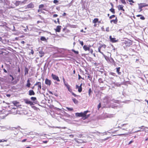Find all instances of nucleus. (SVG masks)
Here are the masks:
<instances>
[{
    "label": "nucleus",
    "instance_id": "nucleus-40",
    "mask_svg": "<svg viewBox=\"0 0 148 148\" xmlns=\"http://www.w3.org/2000/svg\"><path fill=\"white\" fill-rule=\"evenodd\" d=\"M121 3L125 5L126 4V3L125 0H120Z\"/></svg>",
    "mask_w": 148,
    "mask_h": 148
},
{
    "label": "nucleus",
    "instance_id": "nucleus-45",
    "mask_svg": "<svg viewBox=\"0 0 148 148\" xmlns=\"http://www.w3.org/2000/svg\"><path fill=\"white\" fill-rule=\"evenodd\" d=\"M59 2V1L57 0H54L53 2L54 3L56 4Z\"/></svg>",
    "mask_w": 148,
    "mask_h": 148
},
{
    "label": "nucleus",
    "instance_id": "nucleus-29",
    "mask_svg": "<svg viewBox=\"0 0 148 148\" xmlns=\"http://www.w3.org/2000/svg\"><path fill=\"white\" fill-rule=\"evenodd\" d=\"M110 11L113 14L115 13V10L113 8H112L110 9Z\"/></svg>",
    "mask_w": 148,
    "mask_h": 148
},
{
    "label": "nucleus",
    "instance_id": "nucleus-8",
    "mask_svg": "<svg viewBox=\"0 0 148 148\" xmlns=\"http://www.w3.org/2000/svg\"><path fill=\"white\" fill-rule=\"evenodd\" d=\"M61 26L60 25L57 26L56 29H55V30L56 32H60L61 29Z\"/></svg>",
    "mask_w": 148,
    "mask_h": 148
},
{
    "label": "nucleus",
    "instance_id": "nucleus-20",
    "mask_svg": "<svg viewBox=\"0 0 148 148\" xmlns=\"http://www.w3.org/2000/svg\"><path fill=\"white\" fill-rule=\"evenodd\" d=\"M12 103L15 106L17 107L18 106V104L19 103L16 101H14L12 102Z\"/></svg>",
    "mask_w": 148,
    "mask_h": 148
},
{
    "label": "nucleus",
    "instance_id": "nucleus-9",
    "mask_svg": "<svg viewBox=\"0 0 148 148\" xmlns=\"http://www.w3.org/2000/svg\"><path fill=\"white\" fill-rule=\"evenodd\" d=\"M75 116L77 117H84L83 115V112L81 113H75Z\"/></svg>",
    "mask_w": 148,
    "mask_h": 148
},
{
    "label": "nucleus",
    "instance_id": "nucleus-56",
    "mask_svg": "<svg viewBox=\"0 0 148 148\" xmlns=\"http://www.w3.org/2000/svg\"><path fill=\"white\" fill-rule=\"evenodd\" d=\"M12 31H16V30L15 29V27L14 26H13V29H12Z\"/></svg>",
    "mask_w": 148,
    "mask_h": 148
},
{
    "label": "nucleus",
    "instance_id": "nucleus-22",
    "mask_svg": "<svg viewBox=\"0 0 148 148\" xmlns=\"http://www.w3.org/2000/svg\"><path fill=\"white\" fill-rule=\"evenodd\" d=\"M29 82L30 81L29 79L27 81V83L26 86L28 88H29L31 85V83H30Z\"/></svg>",
    "mask_w": 148,
    "mask_h": 148
},
{
    "label": "nucleus",
    "instance_id": "nucleus-52",
    "mask_svg": "<svg viewBox=\"0 0 148 148\" xmlns=\"http://www.w3.org/2000/svg\"><path fill=\"white\" fill-rule=\"evenodd\" d=\"M40 82H37L35 84H34V86H36L37 85H39V84L40 83Z\"/></svg>",
    "mask_w": 148,
    "mask_h": 148
},
{
    "label": "nucleus",
    "instance_id": "nucleus-1",
    "mask_svg": "<svg viewBox=\"0 0 148 148\" xmlns=\"http://www.w3.org/2000/svg\"><path fill=\"white\" fill-rule=\"evenodd\" d=\"M139 6V9H140L139 12H140L142 10V8L144 7L147 6H148L145 3H140L138 4Z\"/></svg>",
    "mask_w": 148,
    "mask_h": 148
},
{
    "label": "nucleus",
    "instance_id": "nucleus-17",
    "mask_svg": "<svg viewBox=\"0 0 148 148\" xmlns=\"http://www.w3.org/2000/svg\"><path fill=\"white\" fill-rule=\"evenodd\" d=\"M83 48L86 51H89L90 49L89 47H87V46L86 45H85L83 46Z\"/></svg>",
    "mask_w": 148,
    "mask_h": 148
},
{
    "label": "nucleus",
    "instance_id": "nucleus-5",
    "mask_svg": "<svg viewBox=\"0 0 148 148\" xmlns=\"http://www.w3.org/2000/svg\"><path fill=\"white\" fill-rule=\"evenodd\" d=\"M45 83L46 85L50 86L51 84V81L50 80L46 78L45 79Z\"/></svg>",
    "mask_w": 148,
    "mask_h": 148
},
{
    "label": "nucleus",
    "instance_id": "nucleus-14",
    "mask_svg": "<svg viewBox=\"0 0 148 148\" xmlns=\"http://www.w3.org/2000/svg\"><path fill=\"white\" fill-rule=\"evenodd\" d=\"M118 22V19L116 17L115 20H112L110 21V22L111 23L112 22H113L115 24H117Z\"/></svg>",
    "mask_w": 148,
    "mask_h": 148
},
{
    "label": "nucleus",
    "instance_id": "nucleus-13",
    "mask_svg": "<svg viewBox=\"0 0 148 148\" xmlns=\"http://www.w3.org/2000/svg\"><path fill=\"white\" fill-rule=\"evenodd\" d=\"M119 10H122L124 11L125 10L123 9V5H119L118 6Z\"/></svg>",
    "mask_w": 148,
    "mask_h": 148
},
{
    "label": "nucleus",
    "instance_id": "nucleus-62",
    "mask_svg": "<svg viewBox=\"0 0 148 148\" xmlns=\"http://www.w3.org/2000/svg\"><path fill=\"white\" fill-rule=\"evenodd\" d=\"M3 70L4 72L5 73H8L7 71L5 69H3Z\"/></svg>",
    "mask_w": 148,
    "mask_h": 148
},
{
    "label": "nucleus",
    "instance_id": "nucleus-32",
    "mask_svg": "<svg viewBox=\"0 0 148 148\" xmlns=\"http://www.w3.org/2000/svg\"><path fill=\"white\" fill-rule=\"evenodd\" d=\"M66 108L69 111H73V109L72 108H70L68 107H66Z\"/></svg>",
    "mask_w": 148,
    "mask_h": 148
},
{
    "label": "nucleus",
    "instance_id": "nucleus-25",
    "mask_svg": "<svg viewBox=\"0 0 148 148\" xmlns=\"http://www.w3.org/2000/svg\"><path fill=\"white\" fill-rule=\"evenodd\" d=\"M29 70L27 67H25V75H26L28 73Z\"/></svg>",
    "mask_w": 148,
    "mask_h": 148
},
{
    "label": "nucleus",
    "instance_id": "nucleus-30",
    "mask_svg": "<svg viewBox=\"0 0 148 148\" xmlns=\"http://www.w3.org/2000/svg\"><path fill=\"white\" fill-rule=\"evenodd\" d=\"M21 3V1H16L14 4L16 5V6H17L18 5Z\"/></svg>",
    "mask_w": 148,
    "mask_h": 148
},
{
    "label": "nucleus",
    "instance_id": "nucleus-41",
    "mask_svg": "<svg viewBox=\"0 0 148 148\" xmlns=\"http://www.w3.org/2000/svg\"><path fill=\"white\" fill-rule=\"evenodd\" d=\"M110 74L114 76H116V74L113 72H110Z\"/></svg>",
    "mask_w": 148,
    "mask_h": 148
},
{
    "label": "nucleus",
    "instance_id": "nucleus-21",
    "mask_svg": "<svg viewBox=\"0 0 148 148\" xmlns=\"http://www.w3.org/2000/svg\"><path fill=\"white\" fill-rule=\"evenodd\" d=\"M74 140L76 142H77V143H84V142L82 140H79L81 141V142H79V141H78L77 140V139L76 138H75L74 139Z\"/></svg>",
    "mask_w": 148,
    "mask_h": 148
},
{
    "label": "nucleus",
    "instance_id": "nucleus-49",
    "mask_svg": "<svg viewBox=\"0 0 148 148\" xmlns=\"http://www.w3.org/2000/svg\"><path fill=\"white\" fill-rule=\"evenodd\" d=\"M7 141V140H5L3 139L0 140V143L2 142H6Z\"/></svg>",
    "mask_w": 148,
    "mask_h": 148
},
{
    "label": "nucleus",
    "instance_id": "nucleus-48",
    "mask_svg": "<svg viewBox=\"0 0 148 148\" xmlns=\"http://www.w3.org/2000/svg\"><path fill=\"white\" fill-rule=\"evenodd\" d=\"M140 19L142 20H144L145 19V18L144 16H143L142 15L140 16Z\"/></svg>",
    "mask_w": 148,
    "mask_h": 148
},
{
    "label": "nucleus",
    "instance_id": "nucleus-2",
    "mask_svg": "<svg viewBox=\"0 0 148 148\" xmlns=\"http://www.w3.org/2000/svg\"><path fill=\"white\" fill-rule=\"evenodd\" d=\"M51 77L54 80H56L58 82H60V80L58 77L55 75L52 74Z\"/></svg>",
    "mask_w": 148,
    "mask_h": 148
},
{
    "label": "nucleus",
    "instance_id": "nucleus-39",
    "mask_svg": "<svg viewBox=\"0 0 148 148\" xmlns=\"http://www.w3.org/2000/svg\"><path fill=\"white\" fill-rule=\"evenodd\" d=\"M111 101L113 102L116 103H118L119 102V101L117 100H115L114 99H112Z\"/></svg>",
    "mask_w": 148,
    "mask_h": 148
},
{
    "label": "nucleus",
    "instance_id": "nucleus-27",
    "mask_svg": "<svg viewBox=\"0 0 148 148\" xmlns=\"http://www.w3.org/2000/svg\"><path fill=\"white\" fill-rule=\"evenodd\" d=\"M98 21V19L97 18H95L92 21L93 23H96Z\"/></svg>",
    "mask_w": 148,
    "mask_h": 148
},
{
    "label": "nucleus",
    "instance_id": "nucleus-51",
    "mask_svg": "<svg viewBox=\"0 0 148 148\" xmlns=\"http://www.w3.org/2000/svg\"><path fill=\"white\" fill-rule=\"evenodd\" d=\"M88 78L90 80H91L92 79V77H91L90 75H88Z\"/></svg>",
    "mask_w": 148,
    "mask_h": 148
},
{
    "label": "nucleus",
    "instance_id": "nucleus-35",
    "mask_svg": "<svg viewBox=\"0 0 148 148\" xmlns=\"http://www.w3.org/2000/svg\"><path fill=\"white\" fill-rule=\"evenodd\" d=\"M71 94L72 95H73L75 97H80V96H79L76 95L73 92H72Z\"/></svg>",
    "mask_w": 148,
    "mask_h": 148
},
{
    "label": "nucleus",
    "instance_id": "nucleus-53",
    "mask_svg": "<svg viewBox=\"0 0 148 148\" xmlns=\"http://www.w3.org/2000/svg\"><path fill=\"white\" fill-rule=\"evenodd\" d=\"M88 51H90V52L91 53V54H92L93 53V50H92V49H90V48Z\"/></svg>",
    "mask_w": 148,
    "mask_h": 148
},
{
    "label": "nucleus",
    "instance_id": "nucleus-11",
    "mask_svg": "<svg viewBox=\"0 0 148 148\" xmlns=\"http://www.w3.org/2000/svg\"><path fill=\"white\" fill-rule=\"evenodd\" d=\"M109 38L110 41L113 42H115L117 41L116 40V38H112L111 36H110Z\"/></svg>",
    "mask_w": 148,
    "mask_h": 148
},
{
    "label": "nucleus",
    "instance_id": "nucleus-37",
    "mask_svg": "<svg viewBox=\"0 0 148 148\" xmlns=\"http://www.w3.org/2000/svg\"><path fill=\"white\" fill-rule=\"evenodd\" d=\"M5 0H0V4L1 5L5 1Z\"/></svg>",
    "mask_w": 148,
    "mask_h": 148
},
{
    "label": "nucleus",
    "instance_id": "nucleus-61",
    "mask_svg": "<svg viewBox=\"0 0 148 148\" xmlns=\"http://www.w3.org/2000/svg\"><path fill=\"white\" fill-rule=\"evenodd\" d=\"M42 89L44 91L46 90V88L45 87H43Z\"/></svg>",
    "mask_w": 148,
    "mask_h": 148
},
{
    "label": "nucleus",
    "instance_id": "nucleus-28",
    "mask_svg": "<svg viewBox=\"0 0 148 148\" xmlns=\"http://www.w3.org/2000/svg\"><path fill=\"white\" fill-rule=\"evenodd\" d=\"M92 93V91L91 90V88H90L88 91V94L89 96L91 95V93Z\"/></svg>",
    "mask_w": 148,
    "mask_h": 148
},
{
    "label": "nucleus",
    "instance_id": "nucleus-50",
    "mask_svg": "<svg viewBox=\"0 0 148 148\" xmlns=\"http://www.w3.org/2000/svg\"><path fill=\"white\" fill-rule=\"evenodd\" d=\"M64 84L65 86H66V88H67L68 87H69V86H70L67 83H65Z\"/></svg>",
    "mask_w": 148,
    "mask_h": 148
},
{
    "label": "nucleus",
    "instance_id": "nucleus-18",
    "mask_svg": "<svg viewBox=\"0 0 148 148\" xmlns=\"http://www.w3.org/2000/svg\"><path fill=\"white\" fill-rule=\"evenodd\" d=\"M120 67L117 68H116V72L118 73V74L119 75H121V72H120Z\"/></svg>",
    "mask_w": 148,
    "mask_h": 148
},
{
    "label": "nucleus",
    "instance_id": "nucleus-47",
    "mask_svg": "<svg viewBox=\"0 0 148 148\" xmlns=\"http://www.w3.org/2000/svg\"><path fill=\"white\" fill-rule=\"evenodd\" d=\"M101 103H100L99 105H98L97 106V108L98 110L99 109V108L101 107Z\"/></svg>",
    "mask_w": 148,
    "mask_h": 148
},
{
    "label": "nucleus",
    "instance_id": "nucleus-43",
    "mask_svg": "<svg viewBox=\"0 0 148 148\" xmlns=\"http://www.w3.org/2000/svg\"><path fill=\"white\" fill-rule=\"evenodd\" d=\"M79 43L82 46H83L84 45V43L82 41H81L79 40Z\"/></svg>",
    "mask_w": 148,
    "mask_h": 148
},
{
    "label": "nucleus",
    "instance_id": "nucleus-36",
    "mask_svg": "<svg viewBox=\"0 0 148 148\" xmlns=\"http://www.w3.org/2000/svg\"><path fill=\"white\" fill-rule=\"evenodd\" d=\"M44 7V5L43 4H41L39 5V9L42 8Z\"/></svg>",
    "mask_w": 148,
    "mask_h": 148
},
{
    "label": "nucleus",
    "instance_id": "nucleus-12",
    "mask_svg": "<svg viewBox=\"0 0 148 148\" xmlns=\"http://www.w3.org/2000/svg\"><path fill=\"white\" fill-rule=\"evenodd\" d=\"M35 94V93L32 90H30L29 91V95H34Z\"/></svg>",
    "mask_w": 148,
    "mask_h": 148
},
{
    "label": "nucleus",
    "instance_id": "nucleus-19",
    "mask_svg": "<svg viewBox=\"0 0 148 148\" xmlns=\"http://www.w3.org/2000/svg\"><path fill=\"white\" fill-rule=\"evenodd\" d=\"M72 99L73 101L75 104H77L78 103V101L75 98L72 97Z\"/></svg>",
    "mask_w": 148,
    "mask_h": 148
},
{
    "label": "nucleus",
    "instance_id": "nucleus-59",
    "mask_svg": "<svg viewBox=\"0 0 148 148\" xmlns=\"http://www.w3.org/2000/svg\"><path fill=\"white\" fill-rule=\"evenodd\" d=\"M106 31L107 32H108L109 31V28L108 27L106 28Z\"/></svg>",
    "mask_w": 148,
    "mask_h": 148
},
{
    "label": "nucleus",
    "instance_id": "nucleus-6",
    "mask_svg": "<svg viewBox=\"0 0 148 148\" xmlns=\"http://www.w3.org/2000/svg\"><path fill=\"white\" fill-rule=\"evenodd\" d=\"M34 4L31 3L27 5L26 7L28 8H32L34 7Z\"/></svg>",
    "mask_w": 148,
    "mask_h": 148
},
{
    "label": "nucleus",
    "instance_id": "nucleus-31",
    "mask_svg": "<svg viewBox=\"0 0 148 148\" xmlns=\"http://www.w3.org/2000/svg\"><path fill=\"white\" fill-rule=\"evenodd\" d=\"M67 88L68 89V91L71 93L73 92L72 89L71 88L70 86Z\"/></svg>",
    "mask_w": 148,
    "mask_h": 148
},
{
    "label": "nucleus",
    "instance_id": "nucleus-44",
    "mask_svg": "<svg viewBox=\"0 0 148 148\" xmlns=\"http://www.w3.org/2000/svg\"><path fill=\"white\" fill-rule=\"evenodd\" d=\"M115 17V15H111L109 17V18H110V19H112V18H114Z\"/></svg>",
    "mask_w": 148,
    "mask_h": 148
},
{
    "label": "nucleus",
    "instance_id": "nucleus-16",
    "mask_svg": "<svg viewBox=\"0 0 148 148\" xmlns=\"http://www.w3.org/2000/svg\"><path fill=\"white\" fill-rule=\"evenodd\" d=\"M76 88L78 89V91L79 92H82V87H79V86L77 85H76Z\"/></svg>",
    "mask_w": 148,
    "mask_h": 148
},
{
    "label": "nucleus",
    "instance_id": "nucleus-57",
    "mask_svg": "<svg viewBox=\"0 0 148 148\" xmlns=\"http://www.w3.org/2000/svg\"><path fill=\"white\" fill-rule=\"evenodd\" d=\"M82 134H79L78 135L77 137H78V138H80L82 137Z\"/></svg>",
    "mask_w": 148,
    "mask_h": 148
},
{
    "label": "nucleus",
    "instance_id": "nucleus-3",
    "mask_svg": "<svg viewBox=\"0 0 148 148\" xmlns=\"http://www.w3.org/2000/svg\"><path fill=\"white\" fill-rule=\"evenodd\" d=\"M24 101L26 103L29 104L31 106L34 104L33 102L27 99H25L24 100Z\"/></svg>",
    "mask_w": 148,
    "mask_h": 148
},
{
    "label": "nucleus",
    "instance_id": "nucleus-42",
    "mask_svg": "<svg viewBox=\"0 0 148 148\" xmlns=\"http://www.w3.org/2000/svg\"><path fill=\"white\" fill-rule=\"evenodd\" d=\"M41 83H40V84L38 85V90L39 89H40L41 88Z\"/></svg>",
    "mask_w": 148,
    "mask_h": 148
},
{
    "label": "nucleus",
    "instance_id": "nucleus-60",
    "mask_svg": "<svg viewBox=\"0 0 148 148\" xmlns=\"http://www.w3.org/2000/svg\"><path fill=\"white\" fill-rule=\"evenodd\" d=\"M38 12H42V10L41 9H40H40H39V10H38Z\"/></svg>",
    "mask_w": 148,
    "mask_h": 148
},
{
    "label": "nucleus",
    "instance_id": "nucleus-24",
    "mask_svg": "<svg viewBox=\"0 0 148 148\" xmlns=\"http://www.w3.org/2000/svg\"><path fill=\"white\" fill-rule=\"evenodd\" d=\"M139 128H140L141 129H142V131H143L145 130V128L148 129V127H145L144 126H142L139 127Z\"/></svg>",
    "mask_w": 148,
    "mask_h": 148
},
{
    "label": "nucleus",
    "instance_id": "nucleus-10",
    "mask_svg": "<svg viewBox=\"0 0 148 148\" xmlns=\"http://www.w3.org/2000/svg\"><path fill=\"white\" fill-rule=\"evenodd\" d=\"M31 99L33 101V102L35 103H37L38 102L36 98L34 97H32L31 98Z\"/></svg>",
    "mask_w": 148,
    "mask_h": 148
},
{
    "label": "nucleus",
    "instance_id": "nucleus-55",
    "mask_svg": "<svg viewBox=\"0 0 148 148\" xmlns=\"http://www.w3.org/2000/svg\"><path fill=\"white\" fill-rule=\"evenodd\" d=\"M100 47H101V48L102 47H103L104 49H105L106 47V45H102V46H101Z\"/></svg>",
    "mask_w": 148,
    "mask_h": 148
},
{
    "label": "nucleus",
    "instance_id": "nucleus-23",
    "mask_svg": "<svg viewBox=\"0 0 148 148\" xmlns=\"http://www.w3.org/2000/svg\"><path fill=\"white\" fill-rule=\"evenodd\" d=\"M128 125V124H122V125H121V126L122 127L124 126L125 127H125V126H126V125ZM127 129V128H122V130H126V129Z\"/></svg>",
    "mask_w": 148,
    "mask_h": 148
},
{
    "label": "nucleus",
    "instance_id": "nucleus-26",
    "mask_svg": "<svg viewBox=\"0 0 148 148\" xmlns=\"http://www.w3.org/2000/svg\"><path fill=\"white\" fill-rule=\"evenodd\" d=\"M40 40L41 41H47V39L44 36H41L40 37Z\"/></svg>",
    "mask_w": 148,
    "mask_h": 148
},
{
    "label": "nucleus",
    "instance_id": "nucleus-58",
    "mask_svg": "<svg viewBox=\"0 0 148 148\" xmlns=\"http://www.w3.org/2000/svg\"><path fill=\"white\" fill-rule=\"evenodd\" d=\"M34 51L32 49L31 51V52H30V53L31 54H34Z\"/></svg>",
    "mask_w": 148,
    "mask_h": 148
},
{
    "label": "nucleus",
    "instance_id": "nucleus-64",
    "mask_svg": "<svg viewBox=\"0 0 148 148\" xmlns=\"http://www.w3.org/2000/svg\"><path fill=\"white\" fill-rule=\"evenodd\" d=\"M18 72L19 73H20V69L19 67H18Z\"/></svg>",
    "mask_w": 148,
    "mask_h": 148
},
{
    "label": "nucleus",
    "instance_id": "nucleus-7",
    "mask_svg": "<svg viewBox=\"0 0 148 148\" xmlns=\"http://www.w3.org/2000/svg\"><path fill=\"white\" fill-rule=\"evenodd\" d=\"M39 56L40 58H42L45 55V53L42 51H38Z\"/></svg>",
    "mask_w": 148,
    "mask_h": 148
},
{
    "label": "nucleus",
    "instance_id": "nucleus-54",
    "mask_svg": "<svg viewBox=\"0 0 148 148\" xmlns=\"http://www.w3.org/2000/svg\"><path fill=\"white\" fill-rule=\"evenodd\" d=\"M58 16V15L57 14H54L53 15V17L54 18H55L57 17Z\"/></svg>",
    "mask_w": 148,
    "mask_h": 148
},
{
    "label": "nucleus",
    "instance_id": "nucleus-4",
    "mask_svg": "<svg viewBox=\"0 0 148 148\" xmlns=\"http://www.w3.org/2000/svg\"><path fill=\"white\" fill-rule=\"evenodd\" d=\"M89 111L88 110H86L84 112H83V115L84 117H85V118H87L89 117L90 116V114L86 116V114Z\"/></svg>",
    "mask_w": 148,
    "mask_h": 148
},
{
    "label": "nucleus",
    "instance_id": "nucleus-34",
    "mask_svg": "<svg viewBox=\"0 0 148 148\" xmlns=\"http://www.w3.org/2000/svg\"><path fill=\"white\" fill-rule=\"evenodd\" d=\"M98 133L99 134L101 133L100 132H99L98 131H96L95 132H91L90 133V134L91 135L92 134H97V133Z\"/></svg>",
    "mask_w": 148,
    "mask_h": 148
},
{
    "label": "nucleus",
    "instance_id": "nucleus-33",
    "mask_svg": "<svg viewBox=\"0 0 148 148\" xmlns=\"http://www.w3.org/2000/svg\"><path fill=\"white\" fill-rule=\"evenodd\" d=\"M98 82L100 83H103V81L101 78L99 79Z\"/></svg>",
    "mask_w": 148,
    "mask_h": 148
},
{
    "label": "nucleus",
    "instance_id": "nucleus-46",
    "mask_svg": "<svg viewBox=\"0 0 148 148\" xmlns=\"http://www.w3.org/2000/svg\"><path fill=\"white\" fill-rule=\"evenodd\" d=\"M9 76L11 77L12 78V81L14 80V78L13 77V76L11 74L9 75Z\"/></svg>",
    "mask_w": 148,
    "mask_h": 148
},
{
    "label": "nucleus",
    "instance_id": "nucleus-38",
    "mask_svg": "<svg viewBox=\"0 0 148 148\" xmlns=\"http://www.w3.org/2000/svg\"><path fill=\"white\" fill-rule=\"evenodd\" d=\"M72 51L75 54H78L79 53V52L77 51H75L73 49L72 50Z\"/></svg>",
    "mask_w": 148,
    "mask_h": 148
},
{
    "label": "nucleus",
    "instance_id": "nucleus-63",
    "mask_svg": "<svg viewBox=\"0 0 148 148\" xmlns=\"http://www.w3.org/2000/svg\"><path fill=\"white\" fill-rule=\"evenodd\" d=\"M27 140V139H24L22 140V142L23 143L26 141Z\"/></svg>",
    "mask_w": 148,
    "mask_h": 148
},
{
    "label": "nucleus",
    "instance_id": "nucleus-15",
    "mask_svg": "<svg viewBox=\"0 0 148 148\" xmlns=\"http://www.w3.org/2000/svg\"><path fill=\"white\" fill-rule=\"evenodd\" d=\"M101 47H99L98 48V51L100 53H101L105 58L106 57V56H105L103 54V52L101 51Z\"/></svg>",
    "mask_w": 148,
    "mask_h": 148
}]
</instances>
